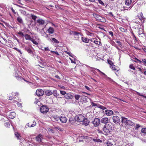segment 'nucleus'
I'll return each instance as SVG.
<instances>
[{
  "mask_svg": "<svg viewBox=\"0 0 146 146\" xmlns=\"http://www.w3.org/2000/svg\"><path fill=\"white\" fill-rule=\"evenodd\" d=\"M121 122L123 124L126 126H134V123L131 121L129 120L127 118L124 117H121Z\"/></svg>",
  "mask_w": 146,
  "mask_h": 146,
  "instance_id": "obj_1",
  "label": "nucleus"
},
{
  "mask_svg": "<svg viewBox=\"0 0 146 146\" xmlns=\"http://www.w3.org/2000/svg\"><path fill=\"white\" fill-rule=\"evenodd\" d=\"M112 127L111 125L109 124L105 125L103 128L104 132L106 133H109Z\"/></svg>",
  "mask_w": 146,
  "mask_h": 146,
  "instance_id": "obj_2",
  "label": "nucleus"
},
{
  "mask_svg": "<svg viewBox=\"0 0 146 146\" xmlns=\"http://www.w3.org/2000/svg\"><path fill=\"white\" fill-rule=\"evenodd\" d=\"M84 116L82 115H76L75 117V120L78 122H81L83 121L84 119Z\"/></svg>",
  "mask_w": 146,
  "mask_h": 146,
  "instance_id": "obj_3",
  "label": "nucleus"
},
{
  "mask_svg": "<svg viewBox=\"0 0 146 146\" xmlns=\"http://www.w3.org/2000/svg\"><path fill=\"white\" fill-rule=\"evenodd\" d=\"M48 108L46 105L42 106L40 109V112L43 114L46 113L48 111Z\"/></svg>",
  "mask_w": 146,
  "mask_h": 146,
  "instance_id": "obj_4",
  "label": "nucleus"
},
{
  "mask_svg": "<svg viewBox=\"0 0 146 146\" xmlns=\"http://www.w3.org/2000/svg\"><path fill=\"white\" fill-rule=\"evenodd\" d=\"M36 95L38 96H43L44 94V91L40 89H38L36 91Z\"/></svg>",
  "mask_w": 146,
  "mask_h": 146,
  "instance_id": "obj_5",
  "label": "nucleus"
},
{
  "mask_svg": "<svg viewBox=\"0 0 146 146\" xmlns=\"http://www.w3.org/2000/svg\"><path fill=\"white\" fill-rule=\"evenodd\" d=\"M100 122V120L99 118H96L92 122L94 126L97 127L99 125Z\"/></svg>",
  "mask_w": 146,
  "mask_h": 146,
  "instance_id": "obj_6",
  "label": "nucleus"
},
{
  "mask_svg": "<svg viewBox=\"0 0 146 146\" xmlns=\"http://www.w3.org/2000/svg\"><path fill=\"white\" fill-rule=\"evenodd\" d=\"M112 119L113 122L115 123H118L120 121V118L117 116H113L112 117Z\"/></svg>",
  "mask_w": 146,
  "mask_h": 146,
  "instance_id": "obj_7",
  "label": "nucleus"
},
{
  "mask_svg": "<svg viewBox=\"0 0 146 146\" xmlns=\"http://www.w3.org/2000/svg\"><path fill=\"white\" fill-rule=\"evenodd\" d=\"M100 120V122L106 124H108L107 123L108 122L109 120L107 117H104L102 118Z\"/></svg>",
  "mask_w": 146,
  "mask_h": 146,
  "instance_id": "obj_8",
  "label": "nucleus"
},
{
  "mask_svg": "<svg viewBox=\"0 0 146 146\" xmlns=\"http://www.w3.org/2000/svg\"><path fill=\"white\" fill-rule=\"evenodd\" d=\"M105 113L107 115L110 116L113 114V112L111 110H107L105 111Z\"/></svg>",
  "mask_w": 146,
  "mask_h": 146,
  "instance_id": "obj_9",
  "label": "nucleus"
},
{
  "mask_svg": "<svg viewBox=\"0 0 146 146\" xmlns=\"http://www.w3.org/2000/svg\"><path fill=\"white\" fill-rule=\"evenodd\" d=\"M60 119L61 122L62 123H66L67 120V118L64 115L60 117Z\"/></svg>",
  "mask_w": 146,
  "mask_h": 146,
  "instance_id": "obj_10",
  "label": "nucleus"
},
{
  "mask_svg": "<svg viewBox=\"0 0 146 146\" xmlns=\"http://www.w3.org/2000/svg\"><path fill=\"white\" fill-rule=\"evenodd\" d=\"M64 97L67 99H72L73 98V96L70 93H68L64 96Z\"/></svg>",
  "mask_w": 146,
  "mask_h": 146,
  "instance_id": "obj_11",
  "label": "nucleus"
},
{
  "mask_svg": "<svg viewBox=\"0 0 146 146\" xmlns=\"http://www.w3.org/2000/svg\"><path fill=\"white\" fill-rule=\"evenodd\" d=\"M82 124L83 125L86 126L88 124L89 121L87 119H84L83 121H82Z\"/></svg>",
  "mask_w": 146,
  "mask_h": 146,
  "instance_id": "obj_12",
  "label": "nucleus"
},
{
  "mask_svg": "<svg viewBox=\"0 0 146 146\" xmlns=\"http://www.w3.org/2000/svg\"><path fill=\"white\" fill-rule=\"evenodd\" d=\"M25 50L27 51L29 54H33V52L31 48L28 46H25Z\"/></svg>",
  "mask_w": 146,
  "mask_h": 146,
  "instance_id": "obj_13",
  "label": "nucleus"
},
{
  "mask_svg": "<svg viewBox=\"0 0 146 146\" xmlns=\"http://www.w3.org/2000/svg\"><path fill=\"white\" fill-rule=\"evenodd\" d=\"M37 22L40 25H44L45 23V21L42 19H39L37 20Z\"/></svg>",
  "mask_w": 146,
  "mask_h": 146,
  "instance_id": "obj_14",
  "label": "nucleus"
},
{
  "mask_svg": "<svg viewBox=\"0 0 146 146\" xmlns=\"http://www.w3.org/2000/svg\"><path fill=\"white\" fill-rule=\"evenodd\" d=\"M15 112H10V114L9 115V117L10 118L13 119L15 117Z\"/></svg>",
  "mask_w": 146,
  "mask_h": 146,
  "instance_id": "obj_15",
  "label": "nucleus"
},
{
  "mask_svg": "<svg viewBox=\"0 0 146 146\" xmlns=\"http://www.w3.org/2000/svg\"><path fill=\"white\" fill-rule=\"evenodd\" d=\"M54 29L51 27H49V29L47 30L48 32L50 34L53 33L54 32Z\"/></svg>",
  "mask_w": 146,
  "mask_h": 146,
  "instance_id": "obj_16",
  "label": "nucleus"
},
{
  "mask_svg": "<svg viewBox=\"0 0 146 146\" xmlns=\"http://www.w3.org/2000/svg\"><path fill=\"white\" fill-rule=\"evenodd\" d=\"M42 138V135H39L36 137V140L38 142H40L41 141Z\"/></svg>",
  "mask_w": 146,
  "mask_h": 146,
  "instance_id": "obj_17",
  "label": "nucleus"
},
{
  "mask_svg": "<svg viewBox=\"0 0 146 146\" xmlns=\"http://www.w3.org/2000/svg\"><path fill=\"white\" fill-rule=\"evenodd\" d=\"M45 94L47 96H50L53 94L51 90H47L45 92Z\"/></svg>",
  "mask_w": 146,
  "mask_h": 146,
  "instance_id": "obj_18",
  "label": "nucleus"
},
{
  "mask_svg": "<svg viewBox=\"0 0 146 146\" xmlns=\"http://www.w3.org/2000/svg\"><path fill=\"white\" fill-rule=\"evenodd\" d=\"M132 6L131 5L129 7H127L126 6H124L123 7V11H124L125 10H130L132 7Z\"/></svg>",
  "mask_w": 146,
  "mask_h": 146,
  "instance_id": "obj_19",
  "label": "nucleus"
},
{
  "mask_svg": "<svg viewBox=\"0 0 146 146\" xmlns=\"http://www.w3.org/2000/svg\"><path fill=\"white\" fill-rule=\"evenodd\" d=\"M131 0H125V3L126 6H129L131 3Z\"/></svg>",
  "mask_w": 146,
  "mask_h": 146,
  "instance_id": "obj_20",
  "label": "nucleus"
},
{
  "mask_svg": "<svg viewBox=\"0 0 146 146\" xmlns=\"http://www.w3.org/2000/svg\"><path fill=\"white\" fill-rule=\"evenodd\" d=\"M24 144L25 146H33V145L30 143L28 142L27 141H24Z\"/></svg>",
  "mask_w": 146,
  "mask_h": 146,
  "instance_id": "obj_21",
  "label": "nucleus"
},
{
  "mask_svg": "<svg viewBox=\"0 0 146 146\" xmlns=\"http://www.w3.org/2000/svg\"><path fill=\"white\" fill-rule=\"evenodd\" d=\"M17 20L20 23L22 24L23 23V19L20 16H19L17 18Z\"/></svg>",
  "mask_w": 146,
  "mask_h": 146,
  "instance_id": "obj_22",
  "label": "nucleus"
},
{
  "mask_svg": "<svg viewBox=\"0 0 146 146\" xmlns=\"http://www.w3.org/2000/svg\"><path fill=\"white\" fill-rule=\"evenodd\" d=\"M93 15L94 17L96 19L97 21H98V20L99 19L100 16L99 15L96 13H94Z\"/></svg>",
  "mask_w": 146,
  "mask_h": 146,
  "instance_id": "obj_23",
  "label": "nucleus"
},
{
  "mask_svg": "<svg viewBox=\"0 0 146 146\" xmlns=\"http://www.w3.org/2000/svg\"><path fill=\"white\" fill-rule=\"evenodd\" d=\"M81 139H85L86 140H89L91 139V137L87 136H82L81 137Z\"/></svg>",
  "mask_w": 146,
  "mask_h": 146,
  "instance_id": "obj_24",
  "label": "nucleus"
},
{
  "mask_svg": "<svg viewBox=\"0 0 146 146\" xmlns=\"http://www.w3.org/2000/svg\"><path fill=\"white\" fill-rule=\"evenodd\" d=\"M24 36L26 40H30L31 38L30 36L27 34H25Z\"/></svg>",
  "mask_w": 146,
  "mask_h": 146,
  "instance_id": "obj_25",
  "label": "nucleus"
},
{
  "mask_svg": "<svg viewBox=\"0 0 146 146\" xmlns=\"http://www.w3.org/2000/svg\"><path fill=\"white\" fill-rule=\"evenodd\" d=\"M82 40L83 42H85L86 43H88L89 42L88 39L82 37Z\"/></svg>",
  "mask_w": 146,
  "mask_h": 146,
  "instance_id": "obj_26",
  "label": "nucleus"
},
{
  "mask_svg": "<svg viewBox=\"0 0 146 146\" xmlns=\"http://www.w3.org/2000/svg\"><path fill=\"white\" fill-rule=\"evenodd\" d=\"M75 119H74L72 117H71L69 118V121L72 124H74L75 122Z\"/></svg>",
  "mask_w": 146,
  "mask_h": 146,
  "instance_id": "obj_27",
  "label": "nucleus"
},
{
  "mask_svg": "<svg viewBox=\"0 0 146 146\" xmlns=\"http://www.w3.org/2000/svg\"><path fill=\"white\" fill-rule=\"evenodd\" d=\"M52 93L54 96L55 97H58L59 96V94H58L57 93L56 90L53 91Z\"/></svg>",
  "mask_w": 146,
  "mask_h": 146,
  "instance_id": "obj_28",
  "label": "nucleus"
},
{
  "mask_svg": "<svg viewBox=\"0 0 146 146\" xmlns=\"http://www.w3.org/2000/svg\"><path fill=\"white\" fill-rule=\"evenodd\" d=\"M50 40L51 41L53 42H54L56 43H59V41L56 39L55 38H52V39H50Z\"/></svg>",
  "mask_w": 146,
  "mask_h": 146,
  "instance_id": "obj_29",
  "label": "nucleus"
},
{
  "mask_svg": "<svg viewBox=\"0 0 146 146\" xmlns=\"http://www.w3.org/2000/svg\"><path fill=\"white\" fill-rule=\"evenodd\" d=\"M15 135L16 137L18 139H19L20 140V142H21V139L20 137L21 136L18 133H15Z\"/></svg>",
  "mask_w": 146,
  "mask_h": 146,
  "instance_id": "obj_30",
  "label": "nucleus"
},
{
  "mask_svg": "<svg viewBox=\"0 0 146 146\" xmlns=\"http://www.w3.org/2000/svg\"><path fill=\"white\" fill-rule=\"evenodd\" d=\"M31 15L32 19H33L34 21H35L37 17V16L34 15L33 14H31Z\"/></svg>",
  "mask_w": 146,
  "mask_h": 146,
  "instance_id": "obj_31",
  "label": "nucleus"
},
{
  "mask_svg": "<svg viewBox=\"0 0 146 146\" xmlns=\"http://www.w3.org/2000/svg\"><path fill=\"white\" fill-rule=\"evenodd\" d=\"M140 1V2H139L137 3V4L142 5L143 3L144 2H146V0H138V1Z\"/></svg>",
  "mask_w": 146,
  "mask_h": 146,
  "instance_id": "obj_32",
  "label": "nucleus"
},
{
  "mask_svg": "<svg viewBox=\"0 0 146 146\" xmlns=\"http://www.w3.org/2000/svg\"><path fill=\"white\" fill-rule=\"evenodd\" d=\"M135 127V130H137L139 127H141V126L139 124H136V125L135 126V124H134Z\"/></svg>",
  "mask_w": 146,
  "mask_h": 146,
  "instance_id": "obj_33",
  "label": "nucleus"
},
{
  "mask_svg": "<svg viewBox=\"0 0 146 146\" xmlns=\"http://www.w3.org/2000/svg\"><path fill=\"white\" fill-rule=\"evenodd\" d=\"M31 41L35 44L37 45L38 43L33 38H31L30 40Z\"/></svg>",
  "mask_w": 146,
  "mask_h": 146,
  "instance_id": "obj_34",
  "label": "nucleus"
},
{
  "mask_svg": "<svg viewBox=\"0 0 146 146\" xmlns=\"http://www.w3.org/2000/svg\"><path fill=\"white\" fill-rule=\"evenodd\" d=\"M18 94L19 93H18L16 92L15 93H13L12 92V95L14 98H15L17 96Z\"/></svg>",
  "mask_w": 146,
  "mask_h": 146,
  "instance_id": "obj_35",
  "label": "nucleus"
},
{
  "mask_svg": "<svg viewBox=\"0 0 146 146\" xmlns=\"http://www.w3.org/2000/svg\"><path fill=\"white\" fill-rule=\"evenodd\" d=\"M119 28L120 31L123 32H127V31L126 29H125L122 27H120Z\"/></svg>",
  "mask_w": 146,
  "mask_h": 146,
  "instance_id": "obj_36",
  "label": "nucleus"
},
{
  "mask_svg": "<svg viewBox=\"0 0 146 146\" xmlns=\"http://www.w3.org/2000/svg\"><path fill=\"white\" fill-rule=\"evenodd\" d=\"M134 59L136 60L134 61V62H138L139 64H141L142 63V62L141 61L139 60L138 59H137L136 58H135Z\"/></svg>",
  "mask_w": 146,
  "mask_h": 146,
  "instance_id": "obj_37",
  "label": "nucleus"
},
{
  "mask_svg": "<svg viewBox=\"0 0 146 146\" xmlns=\"http://www.w3.org/2000/svg\"><path fill=\"white\" fill-rule=\"evenodd\" d=\"M36 125V123L35 121H33V123L30 126V127H33L35 126Z\"/></svg>",
  "mask_w": 146,
  "mask_h": 146,
  "instance_id": "obj_38",
  "label": "nucleus"
},
{
  "mask_svg": "<svg viewBox=\"0 0 146 146\" xmlns=\"http://www.w3.org/2000/svg\"><path fill=\"white\" fill-rule=\"evenodd\" d=\"M141 133L145 134L146 133V128H143L141 130Z\"/></svg>",
  "mask_w": 146,
  "mask_h": 146,
  "instance_id": "obj_39",
  "label": "nucleus"
},
{
  "mask_svg": "<svg viewBox=\"0 0 146 146\" xmlns=\"http://www.w3.org/2000/svg\"><path fill=\"white\" fill-rule=\"evenodd\" d=\"M72 33H73L74 35L77 36H78L80 34V33L79 32L76 31H74V32H72Z\"/></svg>",
  "mask_w": 146,
  "mask_h": 146,
  "instance_id": "obj_40",
  "label": "nucleus"
},
{
  "mask_svg": "<svg viewBox=\"0 0 146 146\" xmlns=\"http://www.w3.org/2000/svg\"><path fill=\"white\" fill-rule=\"evenodd\" d=\"M106 144L108 146H113V144L109 141H108L107 142Z\"/></svg>",
  "mask_w": 146,
  "mask_h": 146,
  "instance_id": "obj_41",
  "label": "nucleus"
},
{
  "mask_svg": "<svg viewBox=\"0 0 146 146\" xmlns=\"http://www.w3.org/2000/svg\"><path fill=\"white\" fill-rule=\"evenodd\" d=\"M141 62L145 66H146V59L142 58Z\"/></svg>",
  "mask_w": 146,
  "mask_h": 146,
  "instance_id": "obj_42",
  "label": "nucleus"
},
{
  "mask_svg": "<svg viewBox=\"0 0 146 146\" xmlns=\"http://www.w3.org/2000/svg\"><path fill=\"white\" fill-rule=\"evenodd\" d=\"M81 96L80 95H76L75 96V98L77 100H79Z\"/></svg>",
  "mask_w": 146,
  "mask_h": 146,
  "instance_id": "obj_43",
  "label": "nucleus"
},
{
  "mask_svg": "<svg viewBox=\"0 0 146 146\" xmlns=\"http://www.w3.org/2000/svg\"><path fill=\"white\" fill-rule=\"evenodd\" d=\"M50 52L52 54L54 53V54H56V55H59V53L57 51H53L52 50H51Z\"/></svg>",
  "mask_w": 146,
  "mask_h": 146,
  "instance_id": "obj_44",
  "label": "nucleus"
},
{
  "mask_svg": "<svg viewBox=\"0 0 146 146\" xmlns=\"http://www.w3.org/2000/svg\"><path fill=\"white\" fill-rule=\"evenodd\" d=\"M98 108L103 110L106 109L105 107L101 105H100L99 106H98Z\"/></svg>",
  "mask_w": 146,
  "mask_h": 146,
  "instance_id": "obj_45",
  "label": "nucleus"
},
{
  "mask_svg": "<svg viewBox=\"0 0 146 146\" xmlns=\"http://www.w3.org/2000/svg\"><path fill=\"white\" fill-rule=\"evenodd\" d=\"M106 21V19L104 17H103L100 22H105Z\"/></svg>",
  "mask_w": 146,
  "mask_h": 146,
  "instance_id": "obj_46",
  "label": "nucleus"
},
{
  "mask_svg": "<svg viewBox=\"0 0 146 146\" xmlns=\"http://www.w3.org/2000/svg\"><path fill=\"white\" fill-rule=\"evenodd\" d=\"M106 21V19L104 17H103L100 22H105Z\"/></svg>",
  "mask_w": 146,
  "mask_h": 146,
  "instance_id": "obj_47",
  "label": "nucleus"
},
{
  "mask_svg": "<svg viewBox=\"0 0 146 146\" xmlns=\"http://www.w3.org/2000/svg\"><path fill=\"white\" fill-rule=\"evenodd\" d=\"M60 94L62 95H65L66 94V92L64 91L60 90Z\"/></svg>",
  "mask_w": 146,
  "mask_h": 146,
  "instance_id": "obj_48",
  "label": "nucleus"
},
{
  "mask_svg": "<svg viewBox=\"0 0 146 146\" xmlns=\"http://www.w3.org/2000/svg\"><path fill=\"white\" fill-rule=\"evenodd\" d=\"M18 34L22 36H24L25 35L21 31H19V32Z\"/></svg>",
  "mask_w": 146,
  "mask_h": 146,
  "instance_id": "obj_49",
  "label": "nucleus"
},
{
  "mask_svg": "<svg viewBox=\"0 0 146 146\" xmlns=\"http://www.w3.org/2000/svg\"><path fill=\"white\" fill-rule=\"evenodd\" d=\"M14 49H15V50H16V51H17L19 53H20L21 54H22V52L21 51L19 50V49L16 48H15Z\"/></svg>",
  "mask_w": 146,
  "mask_h": 146,
  "instance_id": "obj_50",
  "label": "nucleus"
},
{
  "mask_svg": "<svg viewBox=\"0 0 146 146\" xmlns=\"http://www.w3.org/2000/svg\"><path fill=\"white\" fill-rule=\"evenodd\" d=\"M94 141L98 142H102V141L99 139H94Z\"/></svg>",
  "mask_w": 146,
  "mask_h": 146,
  "instance_id": "obj_51",
  "label": "nucleus"
},
{
  "mask_svg": "<svg viewBox=\"0 0 146 146\" xmlns=\"http://www.w3.org/2000/svg\"><path fill=\"white\" fill-rule=\"evenodd\" d=\"M129 68L132 69L133 70H135V68L133 67V64H131L129 66Z\"/></svg>",
  "mask_w": 146,
  "mask_h": 146,
  "instance_id": "obj_52",
  "label": "nucleus"
},
{
  "mask_svg": "<svg viewBox=\"0 0 146 146\" xmlns=\"http://www.w3.org/2000/svg\"><path fill=\"white\" fill-rule=\"evenodd\" d=\"M21 13L24 15H26V12L25 11L21 10Z\"/></svg>",
  "mask_w": 146,
  "mask_h": 146,
  "instance_id": "obj_53",
  "label": "nucleus"
},
{
  "mask_svg": "<svg viewBox=\"0 0 146 146\" xmlns=\"http://www.w3.org/2000/svg\"><path fill=\"white\" fill-rule=\"evenodd\" d=\"M137 94L138 95H139V96H142V97H143L144 98H146V96H144L143 95H141V94H140V93H139V92H137Z\"/></svg>",
  "mask_w": 146,
  "mask_h": 146,
  "instance_id": "obj_54",
  "label": "nucleus"
},
{
  "mask_svg": "<svg viewBox=\"0 0 146 146\" xmlns=\"http://www.w3.org/2000/svg\"><path fill=\"white\" fill-rule=\"evenodd\" d=\"M98 2L100 4H101L103 6L104 5V3L101 0H99L98 1Z\"/></svg>",
  "mask_w": 146,
  "mask_h": 146,
  "instance_id": "obj_55",
  "label": "nucleus"
},
{
  "mask_svg": "<svg viewBox=\"0 0 146 146\" xmlns=\"http://www.w3.org/2000/svg\"><path fill=\"white\" fill-rule=\"evenodd\" d=\"M111 68L113 70H117L115 68V66L114 65H112L111 66Z\"/></svg>",
  "mask_w": 146,
  "mask_h": 146,
  "instance_id": "obj_56",
  "label": "nucleus"
},
{
  "mask_svg": "<svg viewBox=\"0 0 146 146\" xmlns=\"http://www.w3.org/2000/svg\"><path fill=\"white\" fill-rule=\"evenodd\" d=\"M5 126L8 127H9L10 126V125L9 123H5Z\"/></svg>",
  "mask_w": 146,
  "mask_h": 146,
  "instance_id": "obj_57",
  "label": "nucleus"
},
{
  "mask_svg": "<svg viewBox=\"0 0 146 146\" xmlns=\"http://www.w3.org/2000/svg\"><path fill=\"white\" fill-rule=\"evenodd\" d=\"M65 52L66 54H68L69 56H72V54L71 53L68 52L66 51H65Z\"/></svg>",
  "mask_w": 146,
  "mask_h": 146,
  "instance_id": "obj_58",
  "label": "nucleus"
},
{
  "mask_svg": "<svg viewBox=\"0 0 146 146\" xmlns=\"http://www.w3.org/2000/svg\"><path fill=\"white\" fill-rule=\"evenodd\" d=\"M25 1L27 3L31 2L32 3L33 2V0H25Z\"/></svg>",
  "mask_w": 146,
  "mask_h": 146,
  "instance_id": "obj_59",
  "label": "nucleus"
},
{
  "mask_svg": "<svg viewBox=\"0 0 146 146\" xmlns=\"http://www.w3.org/2000/svg\"><path fill=\"white\" fill-rule=\"evenodd\" d=\"M101 73L105 77H107V78H108L110 80L111 79L110 78L108 77H107V76L106 74H105L103 72H101Z\"/></svg>",
  "mask_w": 146,
  "mask_h": 146,
  "instance_id": "obj_60",
  "label": "nucleus"
},
{
  "mask_svg": "<svg viewBox=\"0 0 146 146\" xmlns=\"http://www.w3.org/2000/svg\"><path fill=\"white\" fill-rule=\"evenodd\" d=\"M116 42L118 44H119V46H121V42H120V41H116Z\"/></svg>",
  "mask_w": 146,
  "mask_h": 146,
  "instance_id": "obj_61",
  "label": "nucleus"
},
{
  "mask_svg": "<svg viewBox=\"0 0 146 146\" xmlns=\"http://www.w3.org/2000/svg\"><path fill=\"white\" fill-rule=\"evenodd\" d=\"M50 36V35H46V38H47V39L48 40H49V39H50L49 36Z\"/></svg>",
  "mask_w": 146,
  "mask_h": 146,
  "instance_id": "obj_62",
  "label": "nucleus"
},
{
  "mask_svg": "<svg viewBox=\"0 0 146 146\" xmlns=\"http://www.w3.org/2000/svg\"><path fill=\"white\" fill-rule=\"evenodd\" d=\"M56 128L59 130L60 131H62L63 130V129L62 128H61L60 127H56Z\"/></svg>",
  "mask_w": 146,
  "mask_h": 146,
  "instance_id": "obj_63",
  "label": "nucleus"
},
{
  "mask_svg": "<svg viewBox=\"0 0 146 146\" xmlns=\"http://www.w3.org/2000/svg\"><path fill=\"white\" fill-rule=\"evenodd\" d=\"M108 61L110 65H112L113 64L111 60H108Z\"/></svg>",
  "mask_w": 146,
  "mask_h": 146,
  "instance_id": "obj_64",
  "label": "nucleus"
}]
</instances>
